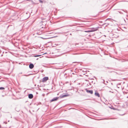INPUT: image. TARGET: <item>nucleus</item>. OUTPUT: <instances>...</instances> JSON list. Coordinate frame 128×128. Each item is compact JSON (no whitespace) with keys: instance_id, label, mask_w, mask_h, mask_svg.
Listing matches in <instances>:
<instances>
[{"instance_id":"obj_1","label":"nucleus","mask_w":128,"mask_h":128,"mask_svg":"<svg viewBox=\"0 0 128 128\" xmlns=\"http://www.w3.org/2000/svg\"><path fill=\"white\" fill-rule=\"evenodd\" d=\"M46 21H42L40 22L38 24L39 26L41 28H43L45 27V26L46 24Z\"/></svg>"},{"instance_id":"obj_2","label":"nucleus","mask_w":128,"mask_h":128,"mask_svg":"<svg viewBox=\"0 0 128 128\" xmlns=\"http://www.w3.org/2000/svg\"><path fill=\"white\" fill-rule=\"evenodd\" d=\"M92 28V30H90L88 31H85L84 32H90L96 31L98 30V28Z\"/></svg>"},{"instance_id":"obj_3","label":"nucleus","mask_w":128,"mask_h":128,"mask_svg":"<svg viewBox=\"0 0 128 128\" xmlns=\"http://www.w3.org/2000/svg\"><path fill=\"white\" fill-rule=\"evenodd\" d=\"M48 79V77H45L43 78L42 80V82H46Z\"/></svg>"},{"instance_id":"obj_4","label":"nucleus","mask_w":128,"mask_h":128,"mask_svg":"<svg viewBox=\"0 0 128 128\" xmlns=\"http://www.w3.org/2000/svg\"><path fill=\"white\" fill-rule=\"evenodd\" d=\"M86 91L88 93H90L91 94H93V91L92 90H88L86 89Z\"/></svg>"},{"instance_id":"obj_5","label":"nucleus","mask_w":128,"mask_h":128,"mask_svg":"<svg viewBox=\"0 0 128 128\" xmlns=\"http://www.w3.org/2000/svg\"><path fill=\"white\" fill-rule=\"evenodd\" d=\"M58 99V97H56V98H54L52 99V100L50 101L51 102H52L54 101H55L57 100Z\"/></svg>"},{"instance_id":"obj_6","label":"nucleus","mask_w":128,"mask_h":128,"mask_svg":"<svg viewBox=\"0 0 128 128\" xmlns=\"http://www.w3.org/2000/svg\"><path fill=\"white\" fill-rule=\"evenodd\" d=\"M29 68L30 69L34 67V65L32 64H30L29 66Z\"/></svg>"},{"instance_id":"obj_7","label":"nucleus","mask_w":128,"mask_h":128,"mask_svg":"<svg viewBox=\"0 0 128 128\" xmlns=\"http://www.w3.org/2000/svg\"><path fill=\"white\" fill-rule=\"evenodd\" d=\"M33 95L32 94H30L28 95V97L30 98H33Z\"/></svg>"},{"instance_id":"obj_8","label":"nucleus","mask_w":128,"mask_h":128,"mask_svg":"<svg viewBox=\"0 0 128 128\" xmlns=\"http://www.w3.org/2000/svg\"><path fill=\"white\" fill-rule=\"evenodd\" d=\"M53 34V32H48V33L47 34H48L47 36H53V35H50L51 34Z\"/></svg>"},{"instance_id":"obj_9","label":"nucleus","mask_w":128,"mask_h":128,"mask_svg":"<svg viewBox=\"0 0 128 128\" xmlns=\"http://www.w3.org/2000/svg\"><path fill=\"white\" fill-rule=\"evenodd\" d=\"M95 94L96 96H98V97L100 96V95L97 92H95Z\"/></svg>"},{"instance_id":"obj_10","label":"nucleus","mask_w":128,"mask_h":128,"mask_svg":"<svg viewBox=\"0 0 128 128\" xmlns=\"http://www.w3.org/2000/svg\"><path fill=\"white\" fill-rule=\"evenodd\" d=\"M68 96V95H66H66H62V96H61L60 97L61 98H64V97H65L67 96Z\"/></svg>"},{"instance_id":"obj_11","label":"nucleus","mask_w":128,"mask_h":128,"mask_svg":"<svg viewBox=\"0 0 128 128\" xmlns=\"http://www.w3.org/2000/svg\"><path fill=\"white\" fill-rule=\"evenodd\" d=\"M4 87H1L0 88V90H4Z\"/></svg>"},{"instance_id":"obj_12","label":"nucleus","mask_w":128,"mask_h":128,"mask_svg":"<svg viewBox=\"0 0 128 128\" xmlns=\"http://www.w3.org/2000/svg\"><path fill=\"white\" fill-rule=\"evenodd\" d=\"M41 56V55H36V56H34V57H38V56Z\"/></svg>"},{"instance_id":"obj_13","label":"nucleus","mask_w":128,"mask_h":128,"mask_svg":"<svg viewBox=\"0 0 128 128\" xmlns=\"http://www.w3.org/2000/svg\"><path fill=\"white\" fill-rule=\"evenodd\" d=\"M53 37H50V38H43L44 39H46L48 38H52Z\"/></svg>"},{"instance_id":"obj_14","label":"nucleus","mask_w":128,"mask_h":128,"mask_svg":"<svg viewBox=\"0 0 128 128\" xmlns=\"http://www.w3.org/2000/svg\"><path fill=\"white\" fill-rule=\"evenodd\" d=\"M26 1H32V0H26Z\"/></svg>"},{"instance_id":"obj_15","label":"nucleus","mask_w":128,"mask_h":128,"mask_svg":"<svg viewBox=\"0 0 128 128\" xmlns=\"http://www.w3.org/2000/svg\"><path fill=\"white\" fill-rule=\"evenodd\" d=\"M46 54V53H45L44 54Z\"/></svg>"},{"instance_id":"obj_16","label":"nucleus","mask_w":128,"mask_h":128,"mask_svg":"<svg viewBox=\"0 0 128 128\" xmlns=\"http://www.w3.org/2000/svg\"><path fill=\"white\" fill-rule=\"evenodd\" d=\"M0 127H1V126H0Z\"/></svg>"}]
</instances>
